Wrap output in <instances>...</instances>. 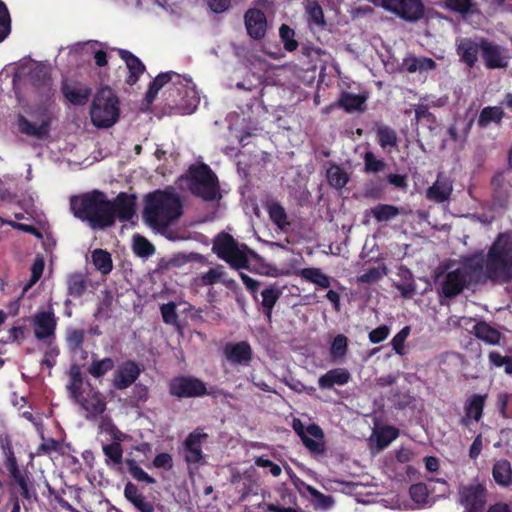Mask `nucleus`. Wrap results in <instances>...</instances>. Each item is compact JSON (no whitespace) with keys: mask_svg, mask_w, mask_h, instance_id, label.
Segmentation results:
<instances>
[{"mask_svg":"<svg viewBox=\"0 0 512 512\" xmlns=\"http://www.w3.org/2000/svg\"><path fill=\"white\" fill-rule=\"evenodd\" d=\"M468 274L477 280L482 275L502 280L512 278V234L499 236L485 261L477 255L468 259L462 267L449 271L442 283L443 293L448 297L458 294Z\"/></svg>","mask_w":512,"mask_h":512,"instance_id":"obj_1","label":"nucleus"},{"mask_svg":"<svg viewBox=\"0 0 512 512\" xmlns=\"http://www.w3.org/2000/svg\"><path fill=\"white\" fill-rule=\"evenodd\" d=\"M162 89L167 104L176 107L183 114L193 113L200 103L196 86L187 75L160 73L149 86L146 93L147 103H152Z\"/></svg>","mask_w":512,"mask_h":512,"instance_id":"obj_2","label":"nucleus"},{"mask_svg":"<svg viewBox=\"0 0 512 512\" xmlns=\"http://www.w3.org/2000/svg\"><path fill=\"white\" fill-rule=\"evenodd\" d=\"M181 214L180 199L171 192L155 191L146 197L144 219L150 227L158 232H163L172 225Z\"/></svg>","mask_w":512,"mask_h":512,"instance_id":"obj_3","label":"nucleus"},{"mask_svg":"<svg viewBox=\"0 0 512 512\" xmlns=\"http://www.w3.org/2000/svg\"><path fill=\"white\" fill-rule=\"evenodd\" d=\"M71 206L77 217L89 220L93 226L103 227L112 223V203L99 191L74 198Z\"/></svg>","mask_w":512,"mask_h":512,"instance_id":"obj_4","label":"nucleus"},{"mask_svg":"<svg viewBox=\"0 0 512 512\" xmlns=\"http://www.w3.org/2000/svg\"><path fill=\"white\" fill-rule=\"evenodd\" d=\"M180 183L203 200L213 201L220 198L217 178L207 165L191 166L181 177Z\"/></svg>","mask_w":512,"mask_h":512,"instance_id":"obj_5","label":"nucleus"},{"mask_svg":"<svg viewBox=\"0 0 512 512\" xmlns=\"http://www.w3.org/2000/svg\"><path fill=\"white\" fill-rule=\"evenodd\" d=\"M119 112L117 96L110 88H102L95 94L91 102V123L97 128H109L118 121Z\"/></svg>","mask_w":512,"mask_h":512,"instance_id":"obj_6","label":"nucleus"},{"mask_svg":"<svg viewBox=\"0 0 512 512\" xmlns=\"http://www.w3.org/2000/svg\"><path fill=\"white\" fill-rule=\"evenodd\" d=\"M213 251L217 256L235 269L246 268L251 259H256L255 252L246 245L238 244L229 234H219L213 243Z\"/></svg>","mask_w":512,"mask_h":512,"instance_id":"obj_7","label":"nucleus"},{"mask_svg":"<svg viewBox=\"0 0 512 512\" xmlns=\"http://www.w3.org/2000/svg\"><path fill=\"white\" fill-rule=\"evenodd\" d=\"M489 499V491L485 481H474L458 487V502L464 512H485Z\"/></svg>","mask_w":512,"mask_h":512,"instance_id":"obj_8","label":"nucleus"},{"mask_svg":"<svg viewBox=\"0 0 512 512\" xmlns=\"http://www.w3.org/2000/svg\"><path fill=\"white\" fill-rule=\"evenodd\" d=\"M53 114L49 105H44L29 111L28 116H20L18 128L22 133L31 136H45L48 134Z\"/></svg>","mask_w":512,"mask_h":512,"instance_id":"obj_9","label":"nucleus"},{"mask_svg":"<svg viewBox=\"0 0 512 512\" xmlns=\"http://www.w3.org/2000/svg\"><path fill=\"white\" fill-rule=\"evenodd\" d=\"M376 6L397 15L398 17L414 22L423 16V5L420 0H367Z\"/></svg>","mask_w":512,"mask_h":512,"instance_id":"obj_10","label":"nucleus"},{"mask_svg":"<svg viewBox=\"0 0 512 512\" xmlns=\"http://www.w3.org/2000/svg\"><path fill=\"white\" fill-rule=\"evenodd\" d=\"M482 57L489 69L505 68L508 64L509 55L503 47L489 42L482 41Z\"/></svg>","mask_w":512,"mask_h":512,"instance_id":"obj_11","label":"nucleus"},{"mask_svg":"<svg viewBox=\"0 0 512 512\" xmlns=\"http://www.w3.org/2000/svg\"><path fill=\"white\" fill-rule=\"evenodd\" d=\"M171 393L178 397H196L206 393V387L198 379L180 377L171 382Z\"/></svg>","mask_w":512,"mask_h":512,"instance_id":"obj_12","label":"nucleus"},{"mask_svg":"<svg viewBox=\"0 0 512 512\" xmlns=\"http://www.w3.org/2000/svg\"><path fill=\"white\" fill-rule=\"evenodd\" d=\"M139 373V368L134 362H124L115 370L112 383L117 389H125L135 382Z\"/></svg>","mask_w":512,"mask_h":512,"instance_id":"obj_13","label":"nucleus"},{"mask_svg":"<svg viewBox=\"0 0 512 512\" xmlns=\"http://www.w3.org/2000/svg\"><path fill=\"white\" fill-rule=\"evenodd\" d=\"M399 435L398 429L393 426H376L369 437L370 447L379 452L387 447Z\"/></svg>","mask_w":512,"mask_h":512,"instance_id":"obj_14","label":"nucleus"},{"mask_svg":"<svg viewBox=\"0 0 512 512\" xmlns=\"http://www.w3.org/2000/svg\"><path fill=\"white\" fill-rule=\"evenodd\" d=\"M482 41H474L469 38H461L457 41V53L461 60L469 67H473L478 60L479 51L482 52Z\"/></svg>","mask_w":512,"mask_h":512,"instance_id":"obj_15","label":"nucleus"},{"mask_svg":"<svg viewBox=\"0 0 512 512\" xmlns=\"http://www.w3.org/2000/svg\"><path fill=\"white\" fill-rule=\"evenodd\" d=\"M34 333L37 339H51L54 335L56 321L52 312H40L34 316Z\"/></svg>","mask_w":512,"mask_h":512,"instance_id":"obj_16","label":"nucleus"},{"mask_svg":"<svg viewBox=\"0 0 512 512\" xmlns=\"http://www.w3.org/2000/svg\"><path fill=\"white\" fill-rule=\"evenodd\" d=\"M207 435L198 431L191 433L185 440V459L190 464L200 463L203 460L202 443Z\"/></svg>","mask_w":512,"mask_h":512,"instance_id":"obj_17","label":"nucleus"},{"mask_svg":"<svg viewBox=\"0 0 512 512\" xmlns=\"http://www.w3.org/2000/svg\"><path fill=\"white\" fill-rule=\"evenodd\" d=\"M246 28L249 35L254 39L264 37L267 29L265 15L257 9L249 10L245 15Z\"/></svg>","mask_w":512,"mask_h":512,"instance_id":"obj_18","label":"nucleus"},{"mask_svg":"<svg viewBox=\"0 0 512 512\" xmlns=\"http://www.w3.org/2000/svg\"><path fill=\"white\" fill-rule=\"evenodd\" d=\"M62 89L65 98L74 105H84L88 101L90 89L84 84L65 82Z\"/></svg>","mask_w":512,"mask_h":512,"instance_id":"obj_19","label":"nucleus"},{"mask_svg":"<svg viewBox=\"0 0 512 512\" xmlns=\"http://www.w3.org/2000/svg\"><path fill=\"white\" fill-rule=\"evenodd\" d=\"M77 402L90 416H96L105 411L106 403L99 392L90 390L85 397H80Z\"/></svg>","mask_w":512,"mask_h":512,"instance_id":"obj_20","label":"nucleus"},{"mask_svg":"<svg viewBox=\"0 0 512 512\" xmlns=\"http://www.w3.org/2000/svg\"><path fill=\"white\" fill-rule=\"evenodd\" d=\"M224 353L226 358L236 364H247L251 359V348L246 342L229 344L225 347Z\"/></svg>","mask_w":512,"mask_h":512,"instance_id":"obj_21","label":"nucleus"},{"mask_svg":"<svg viewBox=\"0 0 512 512\" xmlns=\"http://www.w3.org/2000/svg\"><path fill=\"white\" fill-rule=\"evenodd\" d=\"M436 68V63L428 57L408 56L403 59L402 69L409 73H427Z\"/></svg>","mask_w":512,"mask_h":512,"instance_id":"obj_22","label":"nucleus"},{"mask_svg":"<svg viewBox=\"0 0 512 512\" xmlns=\"http://www.w3.org/2000/svg\"><path fill=\"white\" fill-rule=\"evenodd\" d=\"M128 438L126 434L119 431L110 419H102L99 424V439L103 444L123 442Z\"/></svg>","mask_w":512,"mask_h":512,"instance_id":"obj_23","label":"nucleus"},{"mask_svg":"<svg viewBox=\"0 0 512 512\" xmlns=\"http://www.w3.org/2000/svg\"><path fill=\"white\" fill-rule=\"evenodd\" d=\"M119 53L129 72L126 82L129 85H134L138 81L139 77L144 73L145 67L142 62L130 52L120 50Z\"/></svg>","mask_w":512,"mask_h":512,"instance_id":"obj_24","label":"nucleus"},{"mask_svg":"<svg viewBox=\"0 0 512 512\" xmlns=\"http://www.w3.org/2000/svg\"><path fill=\"white\" fill-rule=\"evenodd\" d=\"M350 380V373L344 368H335L322 375L318 384L322 389L331 388L333 385H345Z\"/></svg>","mask_w":512,"mask_h":512,"instance_id":"obj_25","label":"nucleus"},{"mask_svg":"<svg viewBox=\"0 0 512 512\" xmlns=\"http://www.w3.org/2000/svg\"><path fill=\"white\" fill-rule=\"evenodd\" d=\"M112 206V217L115 215L122 220H129L135 211L134 199L125 194L119 195Z\"/></svg>","mask_w":512,"mask_h":512,"instance_id":"obj_26","label":"nucleus"},{"mask_svg":"<svg viewBox=\"0 0 512 512\" xmlns=\"http://www.w3.org/2000/svg\"><path fill=\"white\" fill-rule=\"evenodd\" d=\"M124 495L128 501H130L137 509L141 512H153V505L148 502L143 495H141L137 488L128 483L124 488Z\"/></svg>","mask_w":512,"mask_h":512,"instance_id":"obj_27","label":"nucleus"},{"mask_svg":"<svg viewBox=\"0 0 512 512\" xmlns=\"http://www.w3.org/2000/svg\"><path fill=\"white\" fill-rule=\"evenodd\" d=\"M492 474L498 485L507 487L512 484V469L507 460L497 461L494 464Z\"/></svg>","mask_w":512,"mask_h":512,"instance_id":"obj_28","label":"nucleus"},{"mask_svg":"<svg viewBox=\"0 0 512 512\" xmlns=\"http://www.w3.org/2000/svg\"><path fill=\"white\" fill-rule=\"evenodd\" d=\"M283 293V289L276 286L271 285L264 289L261 293L262 296V307L265 310V314L268 318L271 317L273 307L275 306L276 302L280 298V296Z\"/></svg>","mask_w":512,"mask_h":512,"instance_id":"obj_29","label":"nucleus"},{"mask_svg":"<svg viewBox=\"0 0 512 512\" xmlns=\"http://www.w3.org/2000/svg\"><path fill=\"white\" fill-rule=\"evenodd\" d=\"M451 191V183L446 179L438 178L434 185L428 189L427 195L429 199L443 202L450 196Z\"/></svg>","mask_w":512,"mask_h":512,"instance_id":"obj_30","label":"nucleus"},{"mask_svg":"<svg viewBox=\"0 0 512 512\" xmlns=\"http://www.w3.org/2000/svg\"><path fill=\"white\" fill-rule=\"evenodd\" d=\"M267 212L271 221L281 230L289 225L288 216L285 209L277 202L271 201L266 205Z\"/></svg>","mask_w":512,"mask_h":512,"instance_id":"obj_31","label":"nucleus"},{"mask_svg":"<svg viewBox=\"0 0 512 512\" xmlns=\"http://www.w3.org/2000/svg\"><path fill=\"white\" fill-rule=\"evenodd\" d=\"M329 184L336 188L342 189L349 181L348 173L338 165H331L326 172Z\"/></svg>","mask_w":512,"mask_h":512,"instance_id":"obj_32","label":"nucleus"},{"mask_svg":"<svg viewBox=\"0 0 512 512\" xmlns=\"http://www.w3.org/2000/svg\"><path fill=\"white\" fill-rule=\"evenodd\" d=\"M504 116L503 110L497 106H488L482 109L478 118V125L487 127L488 125L501 122Z\"/></svg>","mask_w":512,"mask_h":512,"instance_id":"obj_33","label":"nucleus"},{"mask_svg":"<svg viewBox=\"0 0 512 512\" xmlns=\"http://www.w3.org/2000/svg\"><path fill=\"white\" fill-rule=\"evenodd\" d=\"M300 275L320 288L326 289L330 286V278L319 268H304L300 271Z\"/></svg>","mask_w":512,"mask_h":512,"instance_id":"obj_34","label":"nucleus"},{"mask_svg":"<svg viewBox=\"0 0 512 512\" xmlns=\"http://www.w3.org/2000/svg\"><path fill=\"white\" fill-rule=\"evenodd\" d=\"M475 335L488 344H497L500 340V334L486 323H478L474 326Z\"/></svg>","mask_w":512,"mask_h":512,"instance_id":"obj_35","label":"nucleus"},{"mask_svg":"<svg viewBox=\"0 0 512 512\" xmlns=\"http://www.w3.org/2000/svg\"><path fill=\"white\" fill-rule=\"evenodd\" d=\"M366 95L344 94L339 100L338 105L343 107L346 111H360L363 110L366 101Z\"/></svg>","mask_w":512,"mask_h":512,"instance_id":"obj_36","label":"nucleus"},{"mask_svg":"<svg viewBox=\"0 0 512 512\" xmlns=\"http://www.w3.org/2000/svg\"><path fill=\"white\" fill-rule=\"evenodd\" d=\"M92 261L97 270L102 274H108L112 269V260L108 252L97 249L92 253Z\"/></svg>","mask_w":512,"mask_h":512,"instance_id":"obj_37","label":"nucleus"},{"mask_svg":"<svg viewBox=\"0 0 512 512\" xmlns=\"http://www.w3.org/2000/svg\"><path fill=\"white\" fill-rule=\"evenodd\" d=\"M486 395L472 396L466 406L467 417L478 421L481 418L482 410L485 404Z\"/></svg>","mask_w":512,"mask_h":512,"instance_id":"obj_38","label":"nucleus"},{"mask_svg":"<svg viewBox=\"0 0 512 512\" xmlns=\"http://www.w3.org/2000/svg\"><path fill=\"white\" fill-rule=\"evenodd\" d=\"M372 215L379 222L389 221L399 214L397 207L392 205L381 204L371 209Z\"/></svg>","mask_w":512,"mask_h":512,"instance_id":"obj_39","label":"nucleus"},{"mask_svg":"<svg viewBox=\"0 0 512 512\" xmlns=\"http://www.w3.org/2000/svg\"><path fill=\"white\" fill-rule=\"evenodd\" d=\"M308 441L315 443L316 448H312L310 446H306L312 452H320L323 449V438L324 434L322 429L317 425H309L307 426V434L305 435Z\"/></svg>","mask_w":512,"mask_h":512,"instance_id":"obj_40","label":"nucleus"},{"mask_svg":"<svg viewBox=\"0 0 512 512\" xmlns=\"http://www.w3.org/2000/svg\"><path fill=\"white\" fill-rule=\"evenodd\" d=\"M114 367V362L111 358H104L101 360H93L88 368L89 373L99 378L105 375Z\"/></svg>","mask_w":512,"mask_h":512,"instance_id":"obj_41","label":"nucleus"},{"mask_svg":"<svg viewBox=\"0 0 512 512\" xmlns=\"http://www.w3.org/2000/svg\"><path fill=\"white\" fill-rule=\"evenodd\" d=\"M348 347V340L346 336L339 334L337 335L332 343L330 348L331 356L334 360L343 359L346 355Z\"/></svg>","mask_w":512,"mask_h":512,"instance_id":"obj_42","label":"nucleus"},{"mask_svg":"<svg viewBox=\"0 0 512 512\" xmlns=\"http://www.w3.org/2000/svg\"><path fill=\"white\" fill-rule=\"evenodd\" d=\"M133 250L141 257H147L155 252L154 246L143 236L136 235L133 237Z\"/></svg>","mask_w":512,"mask_h":512,"instance_id":"obj_43","label":"nucleus"},{"mask_svg":"<svg viewBox=\"0 0 512 512\" xmlns=\"http://www.w3.org/2000/svg\"><path fill=\"white\" fill-rule=\"evenodd\" d=\"M377 138L380 146L383 149L388 147H394L397 144V136L396 133L387 127H381L377 131Z\"/></svg>","mask_w":512,"mask_h":512,"instance_id":"obj_44","label":"nucleus"},{"mask_svg":"<svg viewBox=\"0 0 512 512\" xmlns=\"http://www.w3.org/2000/svg\"><path fill=\"white\" fill-rule=\"evenodd\" d=\"M410 335V327H403L391 340V345L394 352L400 356L405 354L404 345Z\"/></svg>","mask_w":512,"mask_h":512,"instance_id":"obj_45","label":"nucleus"},{"mask_svg":"<svg viewBox=\"0 0 512 512\" xmlns=\"http://www.w3.org/2000/svg\"><path fill=\"white\" fill-rule=\"evenodd\" d=\"M411 499L418 505H425L428 503L429 496L428 490L424 484L418 483L410 487Z\"/></svg>","mask_w":512,"mask_h":512,"instance_id":"obj_46","label":"nucleus"},{"mask_svg":"<svg viewBox=\"0 0 512 512\" xmlns=\"http://www.w3.org/2000/svg\"><path fill=\"white\" fill-rule=\"evenodd\" d=\"M279 34L286 50L293 51L297 48L298 43L294 40V31L289 26L282 25Z\"/></svg>","mask_w":512,"mask_h":512,"instance_id":"obj_47","label":"nucleus"},{"mask_svg":"<svg viewBox=\"0 0 512 512\" xmlns=\"http://www.w3.org/2000/svg\"><path fill=\"white\" fill-rule=\"evenodd\" d=\"M127 466L130 474L137 481L146 482L148 484H153L155 480L150 477L142 468L138 467L133 460H127Z\"/></svg>","mask_w":512,"mask_h":512,"instance_id":"obj_48","label":"nucleus"},{"mask_svg":"<svg viewBox=\"0 0 512 512\" xmlns=\"http://www.w3.org/2000/svg\"><path fill=\"white\" fill-rule=\"evenodd\" d=\"M387 274L385 266H378L367 270L358 277V281L362 283L374 282Z\"/></svg>","mask_w":512,"mask_h":512,"instance_id":"obj_49","label":"nucleus"},{"mask_svg":"<svg viewBox=\"0 0 512 512\" xmlns=\"http://www.w3.org/2000/svg\"><path fill=\"white\" fill-rule=\"evenodd\" d=\"M6 468L8 469L11 477H13V479L22 487V488H25V480L24 478L22 477L19 469H18V465H17V461H16V458L14 457L13 454H9L7 456V459H6Z\"/></svg>","mask_w":512,"mask_h":512,"instance_id":"obj_50","label":"nucleus"},{"mask_svg":"<svg viewBox=\"0 0 512 512\" xmlns=\"http://www.w3.org/2000/svg\"><path fill=\"white\" fill-rule=\"evenodd\" d=\"M364 162L366 172H380L385 167L384 161L377 159L372 152L365 153Z\"/></svg>","mask_w":512,"mask_h":512,"instance_id":"obj_51","label":"nucleus"},{"mask_svg":"<svg viewBox=\"0 0 512 512\" xmlns=\"http://www.w3.org/2000/svg\"><path fill=\"white\" fill-rule=\"evenodd\" d=\"M121 442L103 444V452L115 463H120L122 459V449L120 447Z\"/></svg>","mask_w":512,"mask_h":512,"instance_id":"obj_52","label":"nucleus"},{"mask_svg":"<svg viewBox=\"0 0 512 512\" xmlns=\"http://www.w3.org/2000/svg\"><path fill=\"white\" fill-rule=\"evenodd\" d=\"M490 362L496 367H504V370L508 374H512V358L504 357L498 353L491 352L489 354Z\"/></svg>","mask_w":512,"mask_h":512,"instance_id":"obj_53","label":"nucleus"},{"mask_svg":"<svg viewBox=\"0 0 512 512\" xmlns=\"http://www.w3.org/2000/svg\"><path fill=\"white\" fill-rule=\"evenodd\" d=\"M59 354V349L51 341H49L47 348L44 352V358L42 360V366H47L50 370L56 363V358Z\"/></svg>","mask_w":512,"mask_h":512,"instance_id":"obj_54","label":"nucleus"},{"mask_svg":"<svg viewBox=\"0 0 512 512\" xmlns=\"http://www.w3.org/2000/svg\"><path fill=\"white\" fill-rule=\"evenodd\" d=\"M9 32V14L5 5L0 1V42L9 34Z\"/></svg>","mask_w":512,"mask_h":512,"instance_id":"obj_55","label":"nucleus"},{"mask_svg":"<svg viewBox=\"0 0 512 512\" xmlns=\"http://www.w3.org/2000/svg\"><path fill=\"white\" fill-rule=\"evenodd\" d=\"M390 327L387 325H381L375 329H373L369 333V341L373 344H378L384 341L390 334Z\"/></svg>","mask_w":512,"mask_h":512,"instance_id":"obj_56","label":"nucleus"},{"mask_svg":"<svg viewBox=\"0 0 512 512\" xmlns=\"http://www.w3.org/2000/svg\"><path fill=\"white\" fill-rule=\"evenodd\" d=\"M222 275L223 271L221 267L212 268L201 276V282L203 285H212L220 281Z\"/></svg>","mask_w":512,"mask_h":512,"instance_id":"obj_57","label":"nucleus"},{"mask_svg":"<svg viewBox=\"0 0 512 512\" xmlns=\"http://www.w3.org/2000/svg\"><path fill=\"white\" fill-rule=\"evenodd\" d=\"M255 465L258 467L269 468L270 473L274 477H278L282 472V469L278 464L273 463L269 459H266L262 456L255 458Z\"/></svg>","mask_w":512,"mask_h":512,"instance_id":"obj_58","label":"nucleus"},{"mask_svg":"<svg viewBox=\"0 0 512 512\" xmlns=\"http://www.w3.org/2000/svg\"><path fill=\"white\" fill-rule=\"evenodd\" d=\"M444 5L451 10L465 13L471 7V0H444Z\"/></svg>","mask_w":512,"mask_h":512,"instance_id":"obj_59","label":"nucleus"},{"mask_svg":"<svg viewBox=\"0 0 512 512\" xmlns=\"http://www.w3.org/2000/svg\"><path fill=\"white\" fill-rule=\"evenodd\" d=\"M84 338V332L79 329H72L68 331L67 342L72 349L80 348Z\"/></svg>","mask_w":512,"mask_h":512,"instance_id":"obj_60","label":"nucleus"},{"mask_svg":"<svg viewBox=\"0 0 512 512\" xmlns=\"http://www.w3.org/2000/svg\"><path fill=\"white\" fill-rule=\"evenodd\" d=\"M307 13L309 19L316 25L324 24V15L320 6L316 4L309 5L307 7Z\"/></svg>","mask_w":512,"mask_h":512,"instance_id":"obj_61","label":"nucleus"},{"mask_svg":"<svg viewBox=\"0 0 512 512\" xmlns=\"http://www.w3.org/2000/svg\"><path fill=\"white\" fill-rule=\"evenodd\" d=\"M153 465L156 468L170 470L173 466V459L168 453H160L154 458Z\"/></svg>","mask_w":512,"mask_h":512,"instance_id":"obj_62","label":"nucleus"},{"mask_svg":"<svg viewBox=\"0 0 512 512\" xmlns=\"http://www.w3.org/2000/svg\"><path fill=\"white\" fill-rule=\"evenodd\" d=\"M44 269V260L41 257H37L31 268V280L29 286L35 284L41 277Z\"/></svg>","mask_w":512,"mask_h":512,"instance_id":"obj_63","label":"nucleus"},{"mask_svg":"<svg viewBox=\"0 0 512 512\" xmlns=\"http://www.w3.org/2000/svg\"><path fill=\"white\" fill-rule=\"evenodd\" d=\"M311 496L315 500L316 507L327 509L333 505V499L330 496H326L316 489L312 491Z\"/></svg>","mask_w":512,"mask_h":512,"instance_id":"obj_64","label":"nucleus"}]
</instances>
